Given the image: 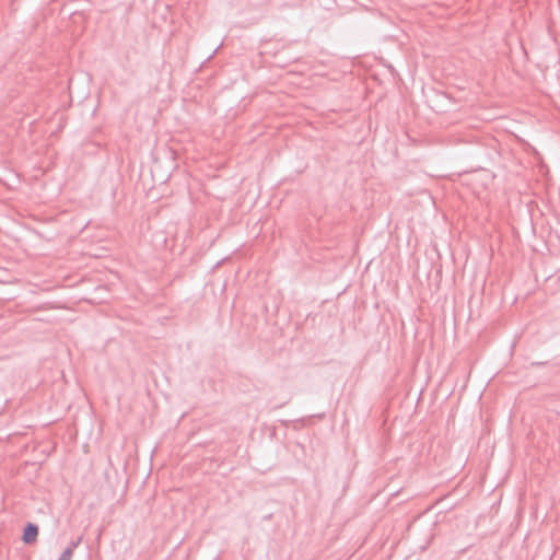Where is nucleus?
I'll return each instance as SVG.
<instances>
[{"label":"nucleus","instance_id":"f257e3e1","mask_svg":"<svg viewBox=\"0 0 560 560\" xmlns=\"http://www.w3.org/2000/svg\"><path fill=\"white\" fill-rule=\"evenodd\" d=\"M37 535H38V526L33 523H28L24 528L23 541L25 544H32L36 540Z\"/></svg>","mask_w":560,"mask_h":560},{"label":"nucleus","instance_id":"f03ea898","mask_svg":"<svg viewBox=\"0 0 560 560\" xmlns=\"http://www.w3.org/2000/svg\"><path fill=\"white\" fill-rule=\"evenodd\" d=\"M81 539L72 541L60 555L59 560H71L74 549L79 546Z\"/></svg>","mask_w":560,"mask_h":560}]
</instances>
